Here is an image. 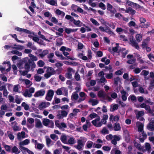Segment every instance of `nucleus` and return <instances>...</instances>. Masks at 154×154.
<instances>
[{"mask_svg":"<svg viewBox=\"0 0 154 154\" xmlns=\"http://www.w3.org/2000/svg\"><path fill=\"white\" fill-rule=\"evenodd\" d=\"M130 42L132 46L134 47L137 50L139 49V47L138 46L137 43L136 42V40L133 36L131 35L129 38Z\"/></svg>","mask_w":154,"mask_h":154,"instance_id":"1","label":"nucleus"},{"mask_svg":"<svg viewBox=\"0 0 154 154\" xmlns=\"http://www.w3.org/2000/svg\"><path fill=\"white\" fill-rule=\"evenodd\" d=\"M54 91L53 90H49L47 92L45 99L48 101H51L54 95Z\"/></svg>","mask_w":154,"mask_h":154,"instance_id":"2","label":"nucleus"},{"mask_svg":"<svg viewBox=\"0 0 154 154\" xmlns=\"http://www.w3.org/2000/svg\"><path fill=\"white\" fill-rule=\"evenodd\" d=\"M107 10L109 11L110 13L113 14H115L117 11L115 8L110 3H108L107 4Z\"/></svg>","mask_w":154,"mask_h":154,"instance_id":"3","label":"nucleus"},{"mask_svg":"<svg viewBox=\"0 0 154 154\" xmlns=\"http://www.w3.org/2000/svg\"><path fill=\"white\" fill-rule=\"evenodd\" d=\"M15 30L18 31L23 32L26 34H32L33 35H35L34 32H31L29 30L26 29H23L20 27H17L15 28Z\"/></svg>","mask_w":154,"mask_h":154,"instance_id":"4","label":"nucleus"},{"mask_svg":"<svg viewBox=\"0 0 154 154\" xmlns=\"http://www.w3.org/2000/svg\"><path fill=\"white\" fill-rule=\"evenodd\" d=\"M45 93V91L44 89H42L36 92L34 96L35 97H38L44 96Z\"/></svg>","mask_w":154,"mask_h":154,"instance_id":"5","label":"nucleus"},{"mask_svg":"<svg viewBox=\"0 0 154 154\" xmlns=\"http://www.w3.org/2000/svg\"><path fill=\"white\" fill-rule=\"evenodd\" d=\"M73 69L71 68H68L67 69V72L65 74V77L68 79H71L72 78V74L71 72Z\"/></svg>","mask_w":154,"mask_h":154,"instance_id":"6","label":"nucleus"},{"mask_svg":"<svg viewBox=\"0 0 154 154\" xmlns=\"http://www.w3.org/2000/svg\"><path fill=\"white\" fill-rule=\"evenodd\" d=\"M113 138V139L111 140V143L115 145H116L117 143V141L120 140V138L118 135H114Z\"/></svg>","mask_w":154,"mask_h":154,"instance_id":"7","label":"nucleus"},{"mask_svg":"<svg viewBox=\"0 0 154 154\" xmlns=\"http://www.w3.org/2000/svg\"><path fill=\"white\" fill-rule=\"evenodd\" d=\"M78 145L77 146H75V147L77 149L79 150H80L83 146V141L82 140L79 139L77 141Z\"/></svg>","mask_w":154,"mask_h":154,"instance_id":"8","label":"nucleus"},{"mask_svg":"<svg viewBox=\"0 0 154 154\" xmlns=\"http://www.w3.org/2000/svg\"><path fill=\"white\" fill-rule=\"evenodd\" d=\"M125 12L127 13H129L132 15H133L135 14L136 11L131 8L128 7L126 10Z\"/></svg>","mask_w":154,"mask_h":154,"instance_id":"9","label":"nucleus"},{"mask_svg":"<svg viewBox=\"0 0 154 154\" xmlns=\"http://www.w3.org/2000/svg\"><path fill=\"white\" fill-rule=\"evenodd\" d=\"M149 39L150 38L148 37L143 41L142 44V47L143 49L145 48L147 46L148 41L149 40Z\"/></svg>","mask_w":154,"mask_h":154,"instance_id":"10","label":"nucleus"},{"mask_svg":"<svg viewBox=\"0 0 154 154\" xmlns=\"http://www.w3.org/2000/svg\"><path fill=\"white\" fill-rule=\"evenodd\" d=\"M25 133L23 131H22L20 132H18L17 133V137L18 140H20L21 138H25Z\"/></svg>","mask_w":154,"mask_h":154,"instance_id":"11","label":"nucleus"},{"mask_svg":"<svg viewBox=\"0 0 154 154\" xmlns=\"http://www.w3.org/2000/svg\"><path fill=\"white\" fill-rule=\"evenodd\" d=\"M121 93L122 94V98L123 101H125L127 99V96H126L127 93L124 90L121 91Z\"/></svg>","mask_w":154,"mask_h":154,"instance_id":"12","label":"nucleus"},{"mask_svg":"<svg viewBox=\"0 0 154 154\" xmlns=\"http://www.w3.org/2000/svg\"><path fill=\"white\" fill-rule=\"evenodd\" d=\"M144 115V112L143 111H138L136 113V117L137 119L138 120L139 117H141Z\"/></svg>","mask_w":154,"mask_h":154,"instance_id":"13","label":"nucleus"},{"mask_svg":"<svg viewBox=\"0 0 154 154\" xmlns=\"http://www.w3.org/2000/svg\"><path fill=\"white\" fill-rule=\"evenodd\" d=\"M97 95L100 97L104 98L106 96V94L103 91L100 90L98 92Z\"/></svg>","mask_w":154,"mask_h":154,"instance_id":"14","label":"nucleus"},{"mask_svg":"<svg viewBox=\"0 0 154 154\" xmlns=\"http://www.w3.org/2000/svg\"><path fill=\"white\" fill-rule=\"evenodd\" d=\"M114 130L115 131H119L121 129V127L119 123L116 122L114 125Z\"/></svg>","mask_w":154,"mask_h":154,"instance_id":"15","label":"nucleus"},{"mask_svg":"<svg viewBox=\"0 0 154 154\" xmlns=\"http://www.w3.org/2000/svg\"><path fill=\"white\" fill-rule=\"evenodd\" d=\"M37 122L36 123L35 126L37 128H41L42 127V125L40 120L38 119H37Z\"/></svg>","mask_w":154,"mask_h":154,"instance_id":"16","label":"nucleus"},{"mask_svg":"<svg viewBox=\"0 0 154 154\" xmlns=\"http://www.w3.org/2000/svg\"><path fill=\"white\" fill-rule=\"evenodd\" d=\"M134 146L139 150H140V151H141V150L143 147L144 148V147L143 146H141V145H140V144L136 142H135L134 143Z\"/></svg>","mask_w":154,"mask_h":154,"instance_id":"17","label":"nucleus"},{"mask_svg":"<svg viewBox=\"0 0 154 154\" xmlns=\"http://www.w3.org/2000/svg\"><path fill=\"white\" fill-rule=\"evenodd\" d=\"M79 98V95L77 93V91H75L74 92L72 93V96H71V99L73 100V99L74 100H77Z\"/></svg>","mask_w":154,"mask_h":154,"instance_id":"18","label":"nucleus"},{"mask_svg":"<svg viewBox=\"0 0 154 154\" xmlns=\"http://www.w3.org/2000/svg\"><path fill=\"white\" fill-rule=\"evenodd\" d=\"M49 51L47 50H44L42 53L39 54V56L42 58H43L45 55L48 54Z\"/></svg>","mask_w":154,"mask_h":154,"instance_id":"19","label":"nucleus"},{"mask_svg":"<svg viewBox=\"0 0 154 154\" xmlns=\"http://www.w3.org/2000/svg\"><path fill=\"white\" fill-rule=\"evenodd\" d=\"M20 148L21 149H22L21 150L22 151V150H23L24 151H27V152L29 154H34L33 152L28 149L27 148L23 146H20Z\"/></svg>","mask_w":154,"mask_h":154,"instance_id":"20","label":"nucleus"},{"mask_svg":"<svg viewBox=\"0 0 154 154\" xmlns=\"http://www.w3.org/2000/svg\"><path fill=\"white\" fill-rule=\"evenodd\" d=\"M60 139L62 143L65 144H67L66 142L67 137L66 135H61L60 137Z\"/></svg>","mask_w":154,"mask_h":154,"instance_id":"21","label":"nucleus"},{"mask_svg":"<svg viewBox=\"0 0 154 154\" xmlns=\"http://www.w3.org/2000/svg\"><path fill=\"white\" fill-rule=\"evenodd\" d=\"M29 143V140L28 139H26L22 142H20V149H21L20 146H22V145H27Z\"/></svg>","mask_w":154,"mask_h":154,"instance_id":"22","label":"nucleus"},{"mask_svg":"<svg viewBox=\"0 0 154 154\" xmlns=\"http://www.w3.org/2000/svg\"><path fill=\"white\" fill-rule=\"evenodd\" d=\"M24 62L25 63L24 65L25 69L26 70L29 71L30 68V65L28 63V61L27 62L26 61H25V60H24Z\"/></svg>","mask_w":154,"mask_h":154,"instance_id":"23","label":"nucleus"},{"mask_svg":"<svg viewBox=\"0 0 154 154\" xmlns=\"http://www.w3.org/2000/svg\"><path fill=\"white\" fill-rule=\"evenodd\" d=\"M146 149L149 153L151 151V147L150 144L148 143H145Z\"/></svg>","mask_w":154,"mask_h":154,"instance_id":"24","label":"nucleus"},{"mask_svg":"<svg viewBox=\"0 0 154 154\" xmlns=\"http://www.w3.org/2000/svg\"><path fill=\"white\" fill-rule=\"evenodd\" d=\"M147 128L149 130H151V131L154 130V121L151 122L149 123V125L147 126Z\"/></svg>","mask_w":154,"mask_h":154,"instance_id":"25","label":"nucleus"},{"mask_svg":"<svg viewBox=\"0 0 154 154\" xmlns=\"http://www.w3.org/2000/svg\"><path fill=\"white\" fill-rule=\"evenodd\" d=\"M89 103H91L92 106H95L97 105L99 103V101L97 100L93 99H90L89 101Z\"/></svg>","mask_w":154,"mask_h":154,"instance_id":"26","label":"nucleus"},{"mask_svg":"<svg viewBox=\"0 0 154 154\" xmlns=\"http://www.w3.org/2000/svg\"><path fill=\"white\" fill-rule=\"evenodd\" d=\"M18 149L16 146H14L12 149V152L15 154H17L19 153L20 151H18Z\"/></svg>","mask_w":154,"mask_h":154,"instance_id":"27","label":"nucleus"},{"mask_svg":"<svg viewBox=\"0 0 154 154\" xmlns=\"http://www.w3.org/2000/svg\"><path fill=\"white\" fill-rule=\"evenodd\" d=\"M150 24L149 23L147 22L146 23L144 24L140 23L139 24V26L141 28H147L150 26Z\"/></svg>","mask_w":154,"mask_h":154,"instance_id":"28","label":"nucleus"},{"mask_svg":"<svg viewBox=\"0 0 154 154\" xmlns=\"http://www.w3.org/2000/svg\"><path fill=\"white\" fill-rule=\"evenodd\" d=\"M136 41L138 42H140L142 40V35L140 34H137L135 36Z\"/></svg>","mask_w":154,"mask_h":154,"instance_id":"29","label":"nucleus"},{"mask_svg":"<svg viewBox=\"0 0 154 154\" xmlns=\"http://www.w3.org/2000/svg\"><path fill=\"white\" fill-rule=\"evenodd\" d=\"M50 120L47 119H44L42 121L43 124L45 126H48V124L50 122Z\"/></svg>","mask_w":154,"mask_h":154,"instance_id":"30","label":"nucleus"},{"mask_svg":"<svg viewBox=\"0 0 154 154\" xmlns=\"http://www.w3.org/2000/svg\"><path fill=\"white\" fill-rule=\"evenodd\" d=\"M53 72H49L47 71L46 73L44 74V76L45 78L48 79L49 78L51 75H54V73Z\"/></svg>","mask_w":154,"mask_h":154,"instance_id":"31","label":"nucleus"},{"mask_svg":"<svg viewBox=\"0 0 154 154\" xmlns=\"http://www.w3.org/2000/svg\"><path fill=\"white\" fill-rule=\"evenodd\" d=\"M86 65L87 67L90 68H93L96 66L95 64L93 62L91 63H86Z\"/></svg>","mask_w":154,"mask_h":154,"instance_id":"32","label":"nucleus"},{"mask_svg":"<svg viewBox=\"0 0 154 154\" xmlns=\"http://www.w3.org/2000/svg\"><path fill=\"white\" fill-rule=\"evenodd\" d=\"M28 63L30 64L32 69L35 68L36 65L35 63L32 61V60L31 59H28Z\"/></svg>","mask_w":154,"mask_h":154,"instance_id":"33","label":"nucleus"},{"mask_svg":"<svg viewBox=\"0 0 154 154\" xmlns=\"http://www.w3.org/2000/svg\"><path fill=\"white\" fill-rule=\"evenodd\" d=\"M62 39L61 38H59L57 39L56 45L57 46H60L62 45L63 42H62Z\"/></svg>","mask_w":154,"mask_h":154,"instance_id":"34","label":"nucleus"},{"mask_svg":"<svg viewBox=\"0 0 154 154\" xmlns=\"http://www.w3.org/2000/svg\"><path fill=\"white\" fill-rule=\"evenodd\" d=\"M104 32H106L109 34H113V32L111 31L110 29L108 26H106L104 29Z\"/></svg>","mask_w":154,"mask_h":154,"instance_id":"35","label":"nucleus"},{"mask_svg":"<svg viewBox=\"0 0 154 154\" xmlns=\"http://www.w3.org/2000/svg\"><path fill=\"white\" fill-rule=\"evenodd\" d=\"M90 20L96 26H99L100 25V24L98 22L92 18H91L90 19Z\"/></svg>","mask_w":154,"mask_h":154,"instance_id":"36","label":"nucleus"},{"mask_svg":"<svg viewBox=\"0 0 154 154\" xmlns=\"http://www.w3.org/2000/svg\"><path fill=\"white\" fill-rule=\"evenodd\" d=\"M21 106L24 107V109L26 110H28L29 109V105L26 104L25 102H23L21 104Z\"/></svg>","mask_w":154,"mask_h":154,"instance_id":"37","label":"nucleus"},{"mask_svg":"<svg viewBox=\"0 0 154 154\" xmlns=\"http://www.w3.org/2000/svg\"><path fill=\"white\" fill-rule=\"evenodd\" d=\"M29 56L31 58V60L32 61H36L37 60L38 58L36 56H35L31 54H29Z\"/></svg>","mask_w":154,"mask_h":154,"instance_id":"38","label":"nucleus"},{"mask_svg":"<svg viewBox=\"0 0 154 154\" xmlns=\"http://www.w3.org/2000/svg\"><path fill=\"white\" fill-rule=\"evenodd\" d=\"M38 66L39 67H42L44 65L45 63L42 60H39L37 63Z\"/></svg>","mask_w":154,"mask_h":154,"instance_id":"39","label":"nucleus"},{"mask_svg":"<svg viewBox=\"0 0 154 154\" xmlns=\"http://www.w3.org/2000/svg\"><path fill=\"white\" fill-rule=\"evenodd\" d=\"M11 53L13 54L17 55L19 56L22 55V53L17 50H13L11 51Z\"/></svg>","mask_w":154,"mask_h":154,"instance_id":"40","label":"nucleus"},{"mask_svg":"<svg viewBox=\"0 0 154 154\" xmlns=\"http://www.w3.org/2000/svg\"><path fill=\"white\" fill-rule=\"evenodd\" d=\"M63 69L62 68H58L56 70H55V74H60L61 73Z\"/></svg>","mask_w":154,"mask_h":154,"instance_id":"41","label":"nucleus"},{"mask_svg":"<svg viewBox=\"0 0 154 154\" xmlns=\"http://www.w3.org/2000/svg\"><path fill=\"white\" fill-rule=\"evenodd\" d=\"M118 105L117 104H114L112 107V108H110V111H111L113 112L114 111L117 110L118 108Z\"/></svg>","mask_w":154,"mask_h":154,"instance_id":"42","label":"nucleus"},{"mask_svg":"<svg viewBox=\"0 0 154 154\" xmlns=\"http://www.w3.org/2000/svg\"><path fill=\"white\" fill-rule=\"evenodd\" d=\"M119 38L120 40H122L125 42L128 41V39L124 35H122L119 36Z\"/></svg>","mask_w":154,"mask_h":154,"instance_id":"43","label":"nucleus"},{"mask_svg":"<svg viewBox=\"0 0 154 154\" xmlns=\"http://www.w3.org/2000/svg\"><path fill=\"white\" fill-rule=\"evenodd\" d=\"M14 48L16 49L21 50L24 48V46L20 45H15Z\"/></svg>","mask_w":154,"mask_h":154,"instance_id":"44","label":"nucleus"},{"mask_svg":"<svg viewBox=\"0 0 154 154\" xmlns=\"http://www.w3.org/2000/svg\"><path fill=\"white\" fill-rule=\"evenodd\" d=\"M99 7L103 10H105L106 9L105 5L102 2L100 3L99 4Z\"/></svg>","mask_w":154,"mask_h":154,"instance_id":"45","label":"nucleus"},{"mask_svg":"<svg viewBox=\"0 0 154 154\" xmlns=\"http://www.w3.org/2000/svg\"><path fill=\"white\" fill-rule=\"evenodd\" d=\"M93 143V142L90 141H88L87 142L86 146L88 148H91L92 147Z\"/></svg>","mask_w":154,"mask_h":154,"instance_id":"46","label":"nucleus"},{"mask_svg":"<svg viewBox=\"0 0 154 154\" xmlns=\"http://www.w3.org/2000/svg\"><path fill=\"white\" fill-rule=\"evenodd\" d=\"M143 129V124L141 123L138 126V131L140 132H142Z\"/></svg>","mask_w":154,"mask_h":154,"instance_id":"47","label":"nucleus"},{"mask_svg":"<svg viewBox=\"0 0 154 154\" xmlns=\"http://www.w3.org/2000/svg\"><path fill=\"white\" fill-rule=\"evenodd\" d=\"M101 133L103 134H108L109 133V131L106 129L105 127H104L101 131Z\"/></svg>","mask_w":154,"mask_h":154,"instance_id":"48","label":"nucleus"},{"mask_svg":"<svg viewBox=\"0 0 154 154\" xmlns=\"http://www.w3.org/2000/svg\"><path fill=\"white\" fill-rule=\"evenodd\" d=\"M126 3L128 4L129 6H130L134 7L136 3H134L131 1L129 0H128L126 2Z\"/></svg>","mask_w":154,"mask_h":154,"instance_id":"49","label":"nucleus"},{"mask_svg":"<svg viewBox=\"0 0 154 154\" xmlns=\"http://www.w3.org/2000/svg\"><path fill=\"white\" fill-rule=\"evenodd\" d=\"M75 140L73 138L70 137L68 140L69 144H73L75 143L74 142Z\"/></svg>","mask_w":154,"mask_h":154,"instance_id":"50","label":"nucleus"},{"mask_svg":"<svg viewBox=\"0 0 154 154\" xmlns=\"http://www.w3.org/2000/svg\"><path fill=\"white\" fill-rule=\"evenodd\" d=\"M12 128L14 131H20L21 129L18 126H17L16 125H14L12 127Z\"/></svg>","mask_w":154,"mask_h":154,"instance_id":"51","label":"nucleus"},{"mask_svg":"<svg viewBox=\"0 0 154 154\" xmlns=\"http://www.w3.org/2000/svg\"><path fill=\"white\" fill-rule=\"evenodd\" d=\"M45 105L46 104L45 103L42 102L38 106V108L40 109L43 108H45L46 107Z\"/></svg>","mask_w":154,"mask_h":154,"instance_id":"52","label":"nucleus"},{"mask_svg":"<svg viewBox=\"0 0 154 154\" xmlns=\"http://www.w3.org/2000/svg\"><path fill=\"white\" fill-rule=\"evenodd\" d=\"M75 78L76 80L77 81H79L80 80V75L77 72H76L75 74Z\"/></svg>","mask_w":154,"mask_h":154,"instance_id":"53","label":"nucleus"},{"mask_svg":"<svg viewBox=\"0 0 154 154\" xmlns=\"http://www.w3.org/2000/svg\"><path fill=\"white\" fill-rule=\"evenodd\" d=\"M150 85L149 86V88L151 89H152L154 88V79L151 80L150 82Z\"/></svg>","mask_w":154,"mask_h":154,"instance_id":"54","label":"nucleus"},{"mask_svg":"<svg viewBox=\"0 0 154 154\" xmlns=\"http://www.w3.org/2000/svg\"><path fill=\"white\" fill-rule=\"evenodd\" d=\"M142 69L139 68L138 67H137L133 71L134 73L135 74H138L140 72Z\"/></svg>","mask_w":154,"mask_h":154,"instance_id":"55","label":"nucleus"},{"mask_svg":"<svg viewBox=\"0 0 154 154\" xmlns=\"http://www.w3.org/2000/svg\"><path fill=\"white\" fill-rule=\"evenodd\" d=\"M51 21L54 23L57 24H58V21L54 17H52L51 20Z\"/></svg>","mask_w":154,"mask_h":154,"instance_id":"56","label":"nucleus"},{"mask_svg":"<svg viewBox=\"0 0 154 154\" xmlns=\"http://www.w3.org/2000/svg\"><path fill=\"white\" fill-rule=\"evenodd\" d=\"M113 136L112 134H109L106 136V138L108 141L112 140Z\"/></svg>","mask_w":154,"mask_h":154,"instance_id":"57","label":"nucleus"},{"mask_svg":"<svg viewBox=\"0 0 154 154\" xmlns=\"http://www.w3.org/2000/svg\"><path fill=\"white\" fill-rule=\"evenodd\" d=\"M27 121L30 124H32L34 122V120L32 118H28L27 119Z\"/></svg>","mask_w":154,"mask_h":154,"instance_id":"58","label":"nucleus"},{"mask_svg":"<svg viewBox=\"0 0 154 154\" xmlns=\"http://www.w3.org/2000/svg\"><path fill=\"white\" fill-rule=\"evenodd\" d=\"M61 115L63 117H66L68 114V112L65 110H61Z\"/></svg>","mask_w":154,"mask_h":154,"instance_id":"59","label":"nucleus"},{"mask_svg":"<svg viewBox=\"0 0 154 154\" xmlns=\"http://www.w3.org/2000/svg\"><path fill=\"white\" fill-rule=\"evenodd\" d=\"M78 7L77 5L72 4L71 6L72 9L75 12H76L77 11V9Z\"/></svg>","mask_w":154,"mask_h":154,"instance_id":"60","label":"nucleus"},{"mask_svg":"<svg viewBox=\"0 0 154 154\" xmlns=\"http://www.w3.org/2000/svg\"><path fill=\"white\" fill-rule=\"evenodd\" d=\"M149 113H151L152 111L151 110L150 106L149 105H146V106L144 108Z\"/></svg>","mask_w":154,"mask_h":154,"instance_id":"61","label":"nucleus"},{"mask_svg":"<svg viewBox=\"0 0 154 154\" xmlns=\"http://www.w3.org/2000/svg\"><path fill=\"white\" fill-rule=\"evenodd\" d=\"M120 80L119 77H117L114 79V84L118 85V82Z\"/></svg>","mask_w":154,"mask_h":154,"instance_id":"62","label":"nucleus"},{"mask_svg":"<svg viewBox=\"0 0 154 154\" xmlns=\"http://www.w3.org/2000/svg\"><path fill=\"white\" fill-rule=\"evenodd\" d=\"M89 117L92 119L97 117L98 116V115L95 113H93L89 116Z\"/></svg>","mask_w":154,"mask_h":154,"instance_id":"63","label":"nucleus"},{"mask_svg":"<svg viewBox=\"0 0 154 154\" xmlns=\"http://www.w3.org/2000/svg\"><path fill=\"white\" fill-rule=\"evenodd\" d=\"M54 124L53 122L51 120H50V122L48 125V127L53 128H54Z\"/></svg>","mask_w":154,"mask_h":154,"instance_id":"64","label":"nucleus"}]
</instances>
